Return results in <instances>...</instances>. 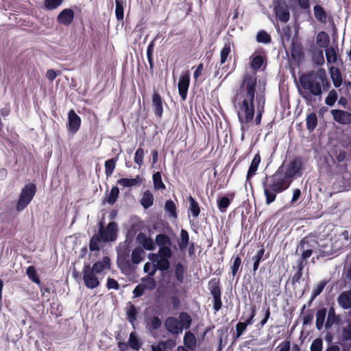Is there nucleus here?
<instances>
[{
  "instance_id": "obj_56",
  "label": "nucleus",
  "mask_w": 351,
  "mask_h": 351,
  "mask_svg": "<svg viewBox=\"0 0 351 351\" xmlns=\"http://www.w3.org/2000/svg\"><path fill=\"white\" fill-rule=\"evenodd\" d=\"M326 286L325 282H321L318 285H317L312 293V300L315 299L317 295H319L324 290V287Z\"/></svg>"
},
{
  "instance_id": "obj_29",
  "label": "nucleus",
  "mask_w": 351,
  "mask_h": 351,
  "mask_svg": "<svg viewBox=\"0 0 351 351\" xmlns=\"http://www.w3.org/2000/svg\"><path fill=\"white\" fill-rule=\"evenodd\" d=\"M312 60L315 64L322 66L325 62L323 51L319 49L312 50Z\"/></svg>"
},
{
  "instance_id": "obj_54",
  "label": "nucleus",
  "mask_w": 351,
  "mask_h": 351,
  "mask_svg": "<svg viewBox=\"0 0 351 351\" xmlns=\"http://www.w3.org/2000/svg\"><path fill=\"white\" fill-rule=\"evenodd\" d=\"M230 199L227 197H223L218 201V208L221 212H225L230 205Z\"/></svg>"
},
{
  "instance_id": "obj_46",
  "label": "nucleus",
  "mask_w": 351,
  "mask_h": 351,
  "mask_svg": "<svg viewBox=\"0 0 351 351\" xmlns=\"http://www.w3.org/2000/svg\"><path fill=\"white\" fill-rule=\"evenodd\" d=\"M304 267V263L302 261H300L298 266V271L295 272V274L293 275L292 278V283H299L300 281V279L302 276V269Z\"/></svg>"
},
{
  "instance_id": "obj_51",
  "label": "nucleus",
  "mask_w": 351,
  "mask_h": 351,
  "mask_svg": "<svg viewBox=\"0 0 351 351\" xmlns=\"http://www.w3.org/2000/svg\"><path fill=\"white\" fill-rule=\"evenodd\" d=\"M263 64V58L261 56H256L252 58L251 61V67L254 69L257 70L261 68V66Z\"/></svg>"
},
{
  "instance_id": "obj_63",
  "label": "nucleus",
  "mask_w": 351,
  "mask_h": 351,
  "mask_svg": "<svg viewBox=\"0 0 351 351\" xmlns=\"http://www.w3.org/2000/svg\"><path fill=\"white\" fill-rule=\"evenodd\" d=\"M145 287L144 286L141 285V284L137 285L134 291H133V294H134V296L135 298H137V297H140L141 295H143L144 292H145Z\"/></svg>"
},
{
  "instance_id": "obj_57",
  "label": "nucleus",
  "mask_w": 351,
  "mask_h": 351,
  "mask_svg": "<svg viewBox=\"0 0 351 351\" xmlns=\"http://www.w3.org/2000/svg\"><path fill=\"white\" fill-rule=\"evenodd\" d=\"M148 324L152 329L157 330L161 326L162 322L159 317L154 316L150 319Z\"/></svg>"
},
{
  "instance_id": "obj_24",
  "label": "nucleus",
  "mask_w": 351,
  "mask_h": 351,
  "mask_svg": "<svg viewBox=\"0 0 351 351\" xmlns=\"http://www.w3.org/2000/svg\"><path fill=\"white\" fill-rule=\"evenodd\" d=\"M330 43L328 34L325 32H320L316 37V43L321 48H328Z\"/></svg>"
},
{
  "instance_id": "obj_14",
  "label": "nucleus",
  "mask_w": 351,
  "mask_h": 351,
  "mask_svg": "<svg viewBox=\"0 0 351 351\" xmlns=\"http://www.w3.org/2000/svg\"><path fill=\"white\" fill-rule=\"evenodd\" d=\"M110 267V259L108 256H104L101 261L95 262L90 269L97 275L102 274L105 270L109 269Z\"/></svg>"
},
{
  "instance_id": "obj_58",
  "label": "nucleus",
  "mask_w": 351,
  "mask_h": 351,
  "mask_svg": "<svg viewBox=\"0 0 351 351\" xmlns=\"http://www.w3.org/2000/svg\"><path fill=\"white\" fill-rule=\"evenodd\" d=\"M323 341L321 339H315L311 343V351H322Z\"/></svg>"
},
{
  "instance_id": "obj_45",
  "label": "nucleus",
  "mask_w": 351,
  "mask_h": 351,
  "mask_svg": "<svg viewBox=\"0 0 351 351\" xmlns=\"http://www.w3.org/2000/svg\"><path fill=\"white\" fill-rule=\"evenodd\" d=\"M336 321L335 309L331 307L329 309L327 321L325 324L326 328H330Z\"/></svg>"
},
{
  "instance_id": "obj_19",
  "label": "nucleus",
  "mask_w": 351,
  "mask_h": 351,
  "mask_svg": "<svg viewBox=\"0 0 351 351\" xmlns=\"http://www.w3.org/2000/svg\"><path fill=\"white\" fill-rule=\"evenodd\" d=\"M338 303L343 309L351 307V291H343L338 297Z\"/></svg>"
},
{
  "instance_id": "obj_22",
  "label": "nucleus",
  "mask_w": 351,
  "mask_h": 351,
  "mask_svg": "<svg viewBox=\"0 0 351 351\" xmlns=\"http://www.w3.org/2000/svg\"><path fill=\"white\" fill-rule=\"evenodd\" d=\"M141 179L138 175L134 178H121L117 183L123 187H132L141 184Z\"/></svg>"
},
{
  "instance_id": "obj_61",
  "label": "nucleus",
  "mask_w": 351,
  "mask_h": 351,
  "mask_svg": "<svg viewBox=\"0 0 351 351\" xmlns=\"http://www.w3.org/2000/svg\"><path fill=\"white\" fill-rule=\"evenodd\" d=\"M247 326V324H245L244 322H239L237 323L236 325L237 338L242 335Z\"/></svg>"
},
{
  "instance_id": "obj_64",
  "label": "nucleus",
  "mask_w": 351,
  "mask_h": 351,
  "mask_svg": "<svg viewBox=\"0 0 351 351\" xmlns=\"http://www.w3.org/2000/svg\"><path fill=\"white\" fill-rule=\"evenodd\" d=\"M342 335L344 340L351 339V326L343 328Z\"/></svg>"
},
{
  "instance_id": "obj_53",
  "label": "nucleus",
  "mask_w": 351,
  "mask_h": 351,
  "mask_svg": "<svg viewBox=\"0 0 351 351\" xmlns=\"http://www.w3.org/2000/svg\"><path fill=\"white\" fill-rule=\"evenodd\" d=\"M165 210L169 212L174 217H177L176 204L172 200H168L165 203Z\"/></svg>"
},
{
  "instance_id": "obj_10",
  "label": "nucleus",
  "mask_w": 351,
  "mask_h": 351,
  "mask_svg": "<svg viewBox=\"0 0 351 351\" xmlns=\"http://www.w3.org/2000/svg\"><path fill=\"white\" fill-rule=\"evenodd\" d=\"M189 84L190 72L186 71L182 73L178 84L179 95L183 101L186 99Z\"/></svg>"
},
{
  "instance_id": "obj_43",
  "label": "nucleus",
  "mask_w": 351,
  "mask_h": 351,
  "mask_svg": "<svg viewBox=\"0 0 351 351\" xmlns=\"http://www.w3.org/2000/svg\"><path fill=\"white\" fill-rule=\"evenodd\" d=\"M136 309L135 308V306L133 305V304H130L128 307H127V317H128V319L129 320V322L131 323V324H133L134 322L136 320Z\"/></svg>"
},
{
  "instance_id": "obj_52",
  "label": "nucleus",
  "mask_w": 351,
  "mask_h": 351,
  "mask_svg": "<svg viewBox=\"0 0 351 351\" xmlns=\"http://www.w3.org/2000/svg\"><path fill=\"white\" fill-rule=\"evenodd\" d=\"M157 268L154 263H146L143 267V271L149 274V276H154L157 271Z\"/></svg>"
},
{
  "instance_id": "obj_11",
  "label": "nucleus",
  "mask_w": 351,
  "mask_h": 351,
  "mask_svg": "<svg viewBox=\"0 0 351 351\" xmlns=\"http://www.w3.org/2000/svg\"><path fill=\"white\" fill-rule=\"evenodd\" d=\"M81 125V119L75 113V110L71 109L68 113V130L72 134L76 133Z\"/></svg>"
},
{
  "instance_id": "obj_21",
  "label": "nucleus",
  "mask_w": 351,
  "mask_h": 351,
  "mask_svg": "<svg viewBox=\"0 0 351 351\" xmlns=\"http://www.w3.org/2000/svg\"><path fill=\"white\" fill-rule=\"evenodd\" d=\"M145 252L141 247L134 248L131 254V262L134 265L139 264L144 258Z\"/></svg>"
},
{
  "instance_id": "obj_60",
  "label": "nucleus",
  "mask_w": 351,
  "mask_h": 351,
  "mask_svg": "<svg viewBox=\"0 0 351 351\" xmlns=\"http://www.w3.org/2000/svg\"><path fill=\"white\" fill-rule=\"evenodd\" d=\"M241 265V259L240 258V257L239 256H237L234 258V262H233V265H232V274L233 276H235L237 274V273L238 272L239 269Z\"/></svg>"
},
{
  "instance_id": "obj_1",
  "label": "nucleus",
  "mask_w": 351,
  "mask_h": 351,
  "mask_svg": "<svg viewBox=\"0 0 351 351\" xmlns=\"http://www.w3.org/2000/svg\"><path fill=\"white\" fill-rule=\"evenodd\" d=\"M256 77L254 75H245L242 84L235 95L232 103L237 112L242 132V138L244 134L248 131L255 112L256 125L261 122L264 112L265 98L263 93H256Z\"/></svg>"
},
{
  "instance_id": "obj_39",
  "label": "nucleus",
  "mask_w": 351,
  "mask_h": 351,
  "mask_svg": "<svg viewBox=\"0 0 351 351\" xmlns=\"http://www.w3.org/2000/svg\"><path fill=\"white\" fill-rule=\"evenodd\" d=\"M317 119L315 113H311L306 117V127L308 130L313 131L317 126Z\"/></svg>"
},
{
  "instance_id": "obj_7",
  "label": "nucleus",
  "mask_w": 351,
  "mask_h": 351,
  "mask_svg": "<svg viewBox=\"0 0 351 351\" xmlns=\"http://www.w3.org/2000/svg\"><path fill=\"white\" fill-rule=\"evenodd\" d=\"M36 191V186L32 183L26 184L22 189L16 205V210L17 211L21 212L27 206L35 195Z\"/></svg>"
},
{
  "instance_id": "obj_31",
  "label": "nucleus",
  "mask_w": 351,
  "mask_h": 351,
  "mask_svg": "<svg viewBox=\"0 0 351 351\" xmlns=\"http://www.w3.org/2000/svg\"><path fill=\"white\" fill-rule=\"evenodd\" d=\"M189 242V235L186 230L182 229L180 232V240L178 242V246L180 250L184 251Z\"/></svg>"
},
{
  "instance_id": "obj_15",
  "label": "nucleus",
  "mask_w": 351,
  "mask_h": 351,
  "mask_svg": "<svg viewBox=\"0 0 351 351\" xmlns=\"http://www.w3.org/2000/svg\"><path fill=\"white\" fill-rule=\"evenodd\" d=\"M74 19V12L70 8H66L62 10L57 17V21L59 23L69 25Z\"/></svg>"
},
{
  "instance_id": "obj_17",
  "label": "nucleus",
  "mask_w": 351,
  "mask_h": 351,
  "mask_svg": "<svg viewBox=\"0 0 351 351\" xmlns=\"http://www.w3.org/2000/svg\"><path fill=\"white\" fill-rule=\"evenodd\" d=\"M152 105L155 115L160 118L163 113L162 100L160 95L156 92H154L153 95Z\"/></svg>"
},
{
  "instance_id": "obj_35",
  "label": "nucleus",
  "mask_w": 351,
  "mask_h": 351,
  "mask_svg": "<svg viewBox=\"0 0 351 351\" xmlns=\"http://www.w3.org/2000/svg\"><path fill=\"white\" fill-rule=\"evenodd\" d=\"M152 277L153 276H145L141 279L143 283L141 285L144 286L145 290H152L156 288V282Z\"/></svg>"
},
{
  "instance_id": "obj_23",
  "label": "nucleus",
  "mask_w": 351,
  "mask_h": 351,
  "mask_svg": "<svg viewBox=\"0 0 351 351\" xmlns=\"http://www.w3.org/2000/svg\"><path fill=\"white\" fill-rule=\"evenodd\" d=\"M208 289L213 297L221 296V289L219 286V280L213 278L208 282Z\"/></svg>"
},
{
  "instance_id": "obj_32",
  "label": "nucleus",
  "mask_w": 351,
  "mask_h": 351,
  "mask_svg": "<svg viewBox=\"0 0 351 351\" xmlns=\"http://www.w3.org/2000/svg\"><path fill=\"white\" fill-rule=\"evenodd\" d=\"M326 315V309L323 308L317 311L316 314V328L321 330L323 327Z\"/></svg>"
},
{
  "instance_id": "obj_40",
  "label": "nucleus",
  "mask_w": 351,
  "mask_h": 351,
  "mask_svg": "<svg viewBox=\"0 0 351 351\" xmlns=\"http://www.w3.org/2000/svg\"><path fill=\"white\" fill-rule=\"evenodd\" d=\"M153 182H154V188L156 189L159 190V189H164L165 188V185L162 182V180L161 178V175H160V172L158 171V172H156L155 173H154Z\"/></svg>"
},
{
  "instance_id": "obj_41",
  "label": "nucleus",
  "mask_w": 351,
  "mask_h": 351,
  "mask_svg": "<svg viewBox=\"0 0 351 351\" xmlns=\"http://www.w3.org/2000/svg\"><path fill=\"white\" fill-rule=\"evenodd\" d=\"M128 344L131 348L135 350H138L141 347V343L134 332H131L130 335Z\"/></svg>"
},
{
  "instance_id": "obj_13",
  "label": "nucleus",
  "mask_w": 351,
  "mask_h": 351,
  "mask_svg": "<svg viewBox=\"0 0 351 351\" xmlns=\"http://www.w3.org/2000/svg\"><path fill=\"white\" fill-rule=\"evenodd\" d=\"M331 114L335 121L339 123L347 125L351 123V113L341 110H332Z\"/></svg>"
},
{
  "instance_id": "obj_8",
  "label": "nucleus",
  "mask_w": 351,
  "mask_h": 351,
  "mask_svg": "<svg viewBox=\"0 0 351 351\" xmlns=\"http://www.w3.org/2000/svg\"><path fill=\"white\" fill-rule=\"evenodd\" d=\"M273 10L276 19L282 23H287L290 19V13L287 3L284 0H275L273 2Z\"/></svg>"
},
{
  "instance_id": "obj_6",
  "label": "nucleus",
  "mask_w": 351,
  "mask_h": 351,
  "mask_svg": "<svg viewBox=\"0 0 351 351\" xmlns=\"http://www.w3.org/2000/svg\"><path fill=\"white\" fill-rule=\"evenodd\" d=\"M98 233L94 234L90 240L89 248L90 251H99L101 242L113 241L117 237V226L116 223L110 222L105 228L104 221H100L98 223Z\"/></svg>"
},
{
  "instance_id": "obj_37",
  "label": "nucleus",
  "mask_w": 351,
  "mask_h": 351,
  "mask_svg": "<svg viewBox=\"0 0 351 351\" xmlns=\"http://www.w3.org/2000/svg\"><path fill=\"white\" fill-rule=\"evenodd\" d=\"M26 274L32 282L37 285L40 283V280L37 275L36 271L33 266H29L27 268Z\"/></svg>"
},
{
  "instance_id": "obj_38",
  "label": "nucleus",
  "mask_w": 351,
  "mask_h": 351,
  "mask_svg": "<svg viewBox=\"0 0 351 351\" xmlns=\"http://www.w3.org/2000/svg\"><path fill=\"white\" fill-rule=\"evenodd\" d=\"M230 52H231L230 44V43L225 44L220 52V62L221 64H224L226 62Z\"/></svg>"
},
{
  "instance_id": "obj_2",
  "label": "nucleus",
  "mask_w": 351,
  "mask_h": 351,
  "mask_svg": "<svg viewBox=\"0 0 351 351\" xmlns=\"http://www.w3.org/2000/svg\"><path fill=\"white\" fill-rule=\"evenodd\" d=\"M302 167V160L297 158L289 164L280 166L273 176L265 177L263 186L266 204L274 202L276 195L289 186L291 179L300 172Z\"/></svg>"
},
{
  "instance_id": "obj_26",
  "label": "nucleus",
  "mask_w": 351,
  "mask_h": 351,
  "mask_svg": "<svg viewBox=\"0 0 351 351\" xmlns=\"http://www.w3.org/2000/svg\"><path fill=\"white\" fill-rule=\"evenodd\" d=\"M141 204L144 208H148L153 205L154 196L150 191L147 190L143 193Z\"/></svg>"
},
{
  "instance_id": "obj_25",
  "label": "nucleus",
  "mask_w": 351,
  "mask_h": 351,
  "mask_svg": "<svg viewBox=\"0 0 351 351\" xmlns=\"http://www.w3.org/2000/svg\"><path fill=\"white\" fill-rule=\"evenodd\" d=\"M313 12L315 19L322 23H326L327 16L324 8L319 5H315L313 8Z\"/></svg>"
},
{
  "instance_id": "obj_62",
  "label": "nucleus",
  "mask_w": 351,
  "mask_h": 351,
  "mask_svg": "<svg viewBox=\"0 0 351 351\" xmlns=\"http://www.w3.org/2000/svg\"><path fill=\"white\" fill-rule=\"evenodd\" d=\"M106 287H107V288L108 289H115V290H117L119 288V283L117 282V280H115L113 278H109L107 280Z\"/></svg>"
},
{
  "instance_id": "obj_44",
  "label": "nucleus",
  "mask_w": 351,
  "mask_h": 351,
  "mask_svg": "<svg viewBox=\"0 0 351 351\" xmlns=\"http://www.w3.org/2000/svg\"><path fill=\"white\" fill-rule=\"evenodd\" d=\"M119 194V189L117 186H114L112 188L109 196L108 197V203L110 205H112L117 201V199Z\"/></svg>"
},
{
  "instance_id": "obj_49",
  "label": "nucleus",
  "mask_w": 351,
  "mask_h": 351,
  "mask_svg": "<svg viewBox=\"0 0 351 351\" xmlns=\"http://www.w3.org/2000/svg\"><path fill=\"white\" fill-rule=\"evenodd\" d=\"M63 2V0H45V6L47 10H54L58 8Z\"/></svg>"
},
{
  "instance_id": "obj_50",
  "label": "nucleus",
  "mask_w": 351,
  "mask_h": 351,
  "mask_svg": "<svg viewBox=\"0 0 351 351\" xmlns=\"http://www.w3.org/2000/svg\"><path fill=\"white\" fill-rule=\"evenodd\" d=\"M115 14L117 20L121 21L123 19V6L121 0H116Z\"/></svg>"
},
{
  "instance_id": "obj_5",
  "label": "nucleus",
  "mask_w": 351,
  "mask_h": 351,
  "mask_svg": "<svg viewBox=\"0 0 351 351\" xmlns=\"http://www.w3.org/2000/svg\"><path fill=\"white\" fill-rule=\"evenodd\" d=\"M298 249L302 253L300 261L302 263L313 254H316V257H313L311 260L313 263H315V259L318 260L320 257L330 256L333 253L330 241L320 243L313 237H306L302 239Z\"/></svg>"
},
{
  "instance_id": "obj_36",
  "label": "nucleus",
  "mask_w": 351,
  "mask_h": 351,
  "mask_svg": "<svg viewBox=\"0 0 351 351\" xmlns=\"http://www.w3.org/2000/svg\"><path fill=\"white\" fill-rule=\"evenodd\" d=\"M184 268L182 263H178L175 267V276L180 283L184 282Z\"/></svg>"
},
{
  "instance_id": "obj_20",
  "label": "nucleus",
  "mask_w": 351,
  "mask_h": 351,
  "mask_svg": "<svg viewBox=\"0 0 351 351\" xmlns=\"http://www.w3.org/2000/svg\"><path fill=\"white\" fill-rule=\"evenodd\" d=\"M329 73L335 87H340L342 84V77L340 70L338 68L331 66L329 69Z\"/></svg>"
},
{
  "instance_id": "obj_34",
  "label": "nucleus",
  "mask_w": 351,
  "mask_h": 351,
  "mask_svg": "<svg viewBox=\"0 0 351 351\" xmlns=\"http://www.w3.org/2000/svg\"><path fill=\"white\" fill-rule=\"evenodd\" d=\"M264 253H265V249L263 247H261L258 250L256 254L252 257V261H254V264H253L254 271H256L258 269V268L259 267V263H260L261 261L263 259Z\"/></svg>"
},
{
  "instance_id": "obj_27",
  "label": "nucleus",
  "mask_w": 351,
  "mask_h": 351,
  "mask_svg": "<svg viewBox=\"0 0 351 351\" xmlns=\"http://www.w3.org/2000/svg\"><path fill=\"white\" fill-rule=\"evenodd\" d=\"M184 343L186 347L193 350L196 348V338L191 332H186L184 337Z\"/></svg>"
},
{
  "instance_id": "obj_33",
  "label": "nucleus",
  "mask_w": 351,
  "mask_h": 351,
  "mask_svg": "<svg viewBox=\"0 0 351 351\" xmlns=\"http://www.w3.org/2000/svg\"><path fill=\"white\" fill-rule=\"evenodd\" d=\"M189 201L190 203L189 210L191 211L193 217L197 218L200 213L199 204L191 196L189 197Z\"/></svg>"
},
{
  "instance_id": "obj_9",
  "label": "nucleus",
  "mask_w": 351,
  "mask_h": 351,
  "mask_svg": "<svg viewBox=\"0 0 351 351\" xmlns=\"http://www.w3.org/2000/svg\"><path fill=\"white\" fill-rule=\"evenodd\" d=\"M83 280L88 289H93L100 285L97 274L90 269V265H84L82 270Z\"/></svg>"
},
{
  "instance_id": "obj_12",
  "label": "nucleus",
  "mask_w": 351,
  "mask_h": 351,
  "mask_svg": "<svg viewBox=\"0 0 351 351\" xmlns=\"http://www.w3.org/2000/svg\"><path fill=\"white\" fill-rule=\"evenodd\" d=\"M167 330L173 335H179L182 332L179 320L174 317H169L165 322Z\"/></svg>"
},
{
  "instance_id": "obj_28",
  "label": "nucleus",
  "mask_w": 351,
  "mask_h": 351,
  "mask_svg": "<svg viewBox=\"0 0 351 351\" xmlns=\"http://www.w3.org/2000/svg\"><path fill=\"white\" fill-rule=\"evenodd\" d=\"M191 317L187 313L182 312L180 313L179 322L180 323L182 331H183V329H189L191 326Z\"/></svg>"
},
{
  "instance_id": "obj_3",
  "label": "nucleus",
  "mask_w": 351,
  "mask_h": 351,
  "mask_svg": "<svg viewBox=\"0 0 351 351\" xmlns=\"http://www.w3.org/2000/svg\"><path fill=\"white\" fill-rule=\"evenodd\" d=\"M302 90H300L301 97L308 103L315 101V97H321L322 90L328 89L330 83L326 71L319 69L302 75L299 79Z\"/></svg>"
},
{
  "instance_id": "obj_16",
  "label": "nucleus",
  "mask_w": 351,
  "mask_h": 351,
  "mask_svg": "<svg viewBox=\"0 0 351 351\" xmlns=\"http://www.w3.org/2000/svg\"><path fill=\"white\" fill-rule=\"evenodd\" d=\"M137 241L146 250L152 251L155 249L156 242L154 243L152 238L147 237L144 233L141 232L138 234Z\"/></svg>"
},
{
  "instance_id": "obj_42",
  "label": "nucleus",
  "mask_w": 351,
  "mask_h": 351,
  "mask_svg": "<svg viewBox=\"0 0 351 351\" xmlns=\"http://www.w3.org/2000/svg\"><path fill=\"white\" fill-rule=\"evenodd\" d=\"M116 160L114 158L108 160L105 162V173L107 176L112 174L115 169Z\"/></svg>"
},
{
  "instance_id": "obj_59",
  "label": "nucleus",
  "mask_w": 351,
  "mask_h": 351,
  "mask_svg": "<svg viewBox=\"0 0 351 351\" xmlns=\"http://www.w3.org/2000/svg\"><path fill=\"white\" fill-rule=\"evenodd\" d=\"M256 315V307L252 306L250 310L248 317L243 322L247 326L252 325L254 322V318Z\"/></svg>"
},
{
  "instance_id": "obj_55",
  "label": "nucleus",
  "mask_w": 351,
  "mask_h": 351,
  "mask_svg": "<svg viewBox=\"0 0 351 351\" xmlns=\"http://www.w3.org/2000/svg\"><path fill=\"white\" fill-rule=\"evenodd\" d=\"M143 157H144V150L141 147L138 148L134 154L135 163H136L137 165L141 166L143 163Z\"/></svg>"
},
{
  "instance_id": "obj_4",
  "label": "nucleus",
  "mask_w": 351,
  "mask_h": 351,
  "mask_svg": "<svg viewBox=\"0 0 351 351\" xmlns=\"http://www.w3.org/2000/svg\"><path fill=\"white\" fill-rule=\"evenodd\" d=\"M156 243L159 249L157 253H150L148 258L154 263L157 269L166 271L170 268V261L173 256L172 241L165 234H158L156 237Z\"/></svg>"
},
{
  "instance_id": "obj_30",
  "label": "nucleus",
  "mask_w": 351,
  "mask_h": 351,
  "mask_svg": "<svg viewBox=\"0 0 351 351\" xmlns=\"http://www.w3.org/2000/svg\"><path fill=\"white\" fill-rule=\"evenodd\" d=\"M337 49L334 47H330L326 49V58L328 64L335 63L338 60Z\"/></svg>"
},
{
  "instance_id": "obj_18",
  "label": "nucleus",
  "mask_w": 351,
  "mask_h": 351,
  "mask_svg": "<svg viewBox=\"0 0 351 351\" xmlns=\"http://www.w3.org/2000/svg\"><path fill=\"white\" fill-rule=\"evenodd\" d=\"M261 162V157L259 154H256L252 160L251 165L247 171V174L246 176V182H250V179L252 176H254L258 169V165Z\"/></svg>"
},
{
  "instance_id": "obj_48",
  "label": "nucleus",
  "mask_w": 351,
  "mask_h": 351,
  "mask_svg": "<svg viewBox=\"0 0 351 351\" xmlns=\"http://www.w3.org/2000/svg\"><path fill=\"white\" fill-rule=\"evenodd\" d=\"M337 93L335 90H331L326 98L325 102L327 105L332 106L337 99Z\"/></svg>"
},
{
  "instance_id": "obj_47",
  "label": "nucleus",
  "mask_w": 351,
  "mask_h": 351,
  "mask_svg": "<svg viewBox=\"0 0 351 351\" xmlns=\"http://www.w3.org/2000/svg\"><path fill=\"white\" fill-rule=\"evenodd\" d=\"M256 40L258 43H269L271 42V37L265 31L262 30L258 32L256 35Z\"/></svg>"
}]
</instances>
